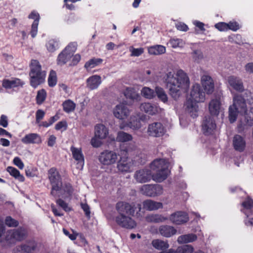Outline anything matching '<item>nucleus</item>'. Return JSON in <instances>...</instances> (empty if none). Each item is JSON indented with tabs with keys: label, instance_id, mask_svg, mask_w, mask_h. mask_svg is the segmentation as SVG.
Returning a JSON list of instances; mask_svg holds the SVG:
<instances>
[{
	"label": "nucleus",
	"instance_id": "obj_20",
	"mask_svg": "<svg viewBox=\"0 0 253 253\" xmlns=\"http://www.w3.org/2000/svg\"><path fill=\"white\" fill-rule=\"evenodd\" d=\"M222 110L221 98L216 96L212 98L209 103V111L212 116H217Z\"/></svg>",
	"mask_w": 253,
	"mask_h": 253
},
{
	"label": "nucleus",
	"instance_id": "obj_35",
	"mask_svg": "<svg viewBox=\"0 0 253 253\" xmlns=\"http://www.w3.org/2000/svg\"><path fill=\"white\" fill-rule=\"evenodd\" d=\"M151 244L155 249L161 251L166 250L169 247L168 241L161 239H154L152 241Z\"/></svg>",
	"mask_w": 253,
	"mask_h": 253
},
{
	"label": "nucleus",
	"instance_id": "obj_3",
	"mask_svg": "<svg viewBox=\"0 0 253 253\" xmlns=\"http://www.w3.org/2000/svg\"><path fill=\"white\" fill-rule=\"evenodd\" d=\"M118 215L115 217V222L121 227L133 229L136 226V223L132 218L135 212L134 206L124 202H119L116 205Z\"/></svg>",
	"mask_w": 253,
	"mask_h": 253
},
{
	"label": "nucleus",
	"instance_id": "obj_53",
	"mask_svg": "<svg viewBox=\"0 0 253 253\" xmlns=\"http://www.w3.org/2000/svg\"><path fill=\"white\" fill-rule=\"evenodd\" d=\"M5 223L9 227H16L18 225V222L10 216H7L5 218Z\"/></svg>",
	"mask_w": 253,
	"mask_h": 253
},
{
	"label": "nucleus",
	"instance_id": "obj_42",
	"mask_svg": "<svg viewBox=\"0 0 253 253\" xmlns=\"http://www.w3.org/2000/svg\"><path fill=\"white\" fill-rule=\"evenodd\" d=\"M141 93L144 97L147 99H152L156 96L155 91L148 87H143Z\"/></svg>",
	"mask_w": 253,
	"mask_h": 253
},
{
	"label": "nucleus",
	"instance_id": "obj_18",
	"mask_svg": "<svg viewBox=\"0 0 253 253\" xmlns=\"http://www.w3.org/2000/svg\"><path fill=\"white\" fill-rule=\"evenodd\" d=\"M199 232L197 233V235H196L193 233H189L187 234H184L179 236L177 238V241L179 244H187L189 243L193 242L197 240L198 236L200 237H204V235L201 231V230L199 227H197V229H196L194 230V232Z\"/></svg>",
	"mask_w": 253,
	"mask_h": 253
},
{
	"label": "nucleus",
	"instance_id": "obj_50",
	"mask_svg": "<svg viewBox=\"0 0 253 253\" xmlns=\"http://www.w3.org/2000/svg\"><path fill=\"white\" fill-rule=\"evenodd\" d=\"M26 175L28 177L37 176L38 169L35 167H28L25 169Z\"/></svg>",
	"mask_w": 253,
	"mask_h": 253
},
{
	"label": "nucleus",
	"instance_id": "obj_22",
	"mask_svg": "<svg viewBox=\"0 0 253 253\" xmlns=\"http://www.w3.org/2000/svg\"><path fill=\"white\" fill-rule=\"evenodd\" d=\"M140 109L145 113L152 116L160 113L161 111V108L157 104L149 102L141 103Z\"/></svg>",
	"mask_w": 253,
	"mask_h": 253
},
{
	"label": "nucleus",
	"instance_id": "obj_64",
	"mask_svg": "<svg viewBox=\"0 0 253 253\" xmlns=\"http://www.w3.org/2000/svg\"><path fill=\"white\" fill-rule=\"evenodd\" d=\"M56 139V138L54 135H50L48 139V142H47L48 146H49L50 147H52L55 143Z\"/></svg>",
	"mask_w": 253,
	"mask_h": 253
},
{
	"label": "nucleus",
	"instance_id": "obj_12",
	"mask_svg": "<svg viewBox=\"0 0 253 253\" xmlns=\"http://www.w3.org/2000/svg\"><path fill=\"white\" fill-rule=\"evenodd\" d=\"M118 154L111 150H105L99 156V162L103 165L111 166L115 164L118 160Z\"/></svg>",
	"mask_w": 253,
	"mask_h": 253
},
{
	"label": "nucleus",
	"instance_id": "obj_52",
	"mask_svg": "<svg viewBox=\"0 0 253 253\" xmlns=\"http://www.w3.org/2000/svg\"><path fill=\"white\" fill-rule=\"evenodd\" d=\"M131 56H139L144 52V49L142 47L135 48L131 46L129 48Z\"/></svg>",
	"mask_w": 253,
	"mask_h": 253
},
{
	"label": "nucleus",
	"instance_id": "obj_57",
	"mask_svg": "<svg viewBox=\"0 0 253 253\" xmlns=\"http://www.w3.org/2000/svg\"><path fill=\"white\" fill-rule=\"evenodd\" d=\"M215 27L220 31H228L227 23L225 22H219L215 25Z\"/></svg>",
	"mask_w": 253,
	"mask_h": 253
},
{
	"label": "nucleus",
	"instance_id": "obj_24",
	"mask_svg": "<svg viewBox=\"0 0 253 253\" xmlns=\"http://www.w3.org/2000/svg\"><path fill=\"white\" fill-rule=\"evenodd\" d=\"M201 84L206 93L208 94H211L214 89V85L213 80L209 75H204L201 77Z\"/></svg>",
	"mask_w": 253,
	"mask_h": 253
},
{
	"label": "nucleus",
	"instance_id": "obj_60",
	"mask_svg": "<svg viewBox=\"0 0 253 253\" xmlns=\"http://www.w3.org/2000/svg\"><path fill=\"white\" fill-rule=\"evenodd\" d=\"M45 115L44 112L42 110H38L36 112V122L39 123L40 121L43 119Z\"/></svg>",
	"mask_w": 253,
	"mask_h": 253
},
{
	"label": "nucleus",
	"instance_id": "obj_17",
	"mask_svg": "<svg viewBox=\"0 0 253 253\" xmlns=\"http://www.w3.org/2000/svg\"><path fill=\"white\" fill-rule=\"evenodd\" d=\"M133 177L137 182L143 183L148 182L153 179V175L149 169H144L136 170Z\"/></svg>",
	"mask_w": 253,
	"mask_h": 253
},
{
	"label": "nucleus",
	"instance_id": "obj_62",
	"mask_svg": "<svg viewBox=\"0 0 253 253\" xmlns=\"http://www.w3.org/2000/svg\"><path fill=\"white\" fill-rule=\"evenodd\" d=\"M177 30L182 31H187L188 29V26L184 23L179 22L176 24Z\"/></svg>",
	"mask_w": 253,
	"mask_h": 253
},
{
	"label": "nucleus",
	"instance_id": "obj_51",
	"mask_svg": "<svg viewBox=\"0 0 253 253\" xmlns=\"http://www.w3.org/2000/svg\"><path fill=\"white\" fill-rule=\"evenodd\" d=\"M124 94L126 98L131 99H134L138 96L134 90L131 88H127L124 92Z\"/></svg>",
	"mask_w": 253,
	"mask_h": 253
},
{
	"label": "nucleus",
	"instance_id": "obj_5",
	"mask_svg": "<svg viewBox=\"0 0 253 253\" xmlns=\"http://www.w3.org/2000/svg\"><path fill=\"white\" fill-rule=\"evenodd\" d=\"M205 100V93L202 91L200 85L199 84H194L185 103L186 111L193 118L197 117L199 111L197 103L203 102Z\"/></svg>",
	"mask_w": 253,
	"mask_h": 253
},
{
	"label": "nucleus",
	"instance_id": "obj_1",
	"mask_svg": "<svg viewBox=\"0 0 253 253\" xmlns=\"http://www.w3.org/2000/svg\"><path fill=\"white\" fill-rule=\"evenodd\" d=\"M246 102L250 104L253 103L252 93L246 90L243 95L234 94L233 97V104L230 105L228 109V118L231 123H234L239 113L243 115L244 122H241L238 125V131L242 132L245 129V126H251L253 125V109L249 111L247 110Z\"/></svg>",
	"mask_w": 253,
	"mask_h": 253
},
{
	"label": "nucleus",
	"instance_id": "obj_7",
	"mask_svg": "<svg viewBox=\"0 0 253 253\" xmlns=\"http://www.w3.org/2000/svg\"><path fill=\"white\" fill-rule=\"evenodd\" d=\"M45 76V72L42 71L39 61L36 60H32L30 72L31 85L34 88L37 87L44 81Z\"/></svg>",
	"mask_w": 253,
	"mask_h": 253
},
{
	"label": "nucleus",
	"instance_id": "obj_44",
	"mask_svg": "<svg viewBox=\"0 0 253 253\" xmlns=\"http://www.w3.org/2000/svg\"><path fill=\"white\" fill-rule=\"evenodd\" d=\"M155 93L162 101L164 103L167 102L168 96L163 88L158 86L156 87L155 88Z\"/></svg>",
	"mask_w": 253,
	"mask_h": 253
},
{
	"label": "nucleus",
	"instance_id": "obj_54",
	"mask_svg": "<svg viewBox=\"0 0 253 253\" xmlns=\"http://www.w3.org/2000/svg\"><path fill=\"white\" fill-rule=\"evenodd\" d=\"M56 203L66 211H69L71 210V208L68 206V204L62 199H58L56 201Z\"/></svg>",
	"mask_w": 253,
	"mask_h": 253
},
{
	"label": "nucleus",
	"instance_id": "obj_11",
	"mask_svg": "<svg viewBox=\"0 0 253 253\" xmlns=\"http://www.w3.org/2000/svg\"><path fill=\"white\" fill-rule=\"evenodd\" d=\"M140 192L143 195L154 197L162 195L163 188L159 184H145L140 187Z\"/></svg>",
	"mask_w": 253,
	"mask_h": 253
},
{
	"label": "nucleus",
	"instance_id": "obj_23",
	"mask_svg": "<svg viewBox=\"0 0 253 253\" xmlns=\"http://www.w3.org/2000/svg\"><path fill=\"white\" fill-rule=\"evenodd\" d=\"M216 127L213 119L211 117H206L202 125V130L204 134L209 135L212 133Z\"/></svg>",
	"mask_w": 253,
	"mask_h": 253
},
{
	"label": "nucleus",
	"instance_id": "obj_15",
	"mask_svg": "<svg viewBox=\"0 0 253 253\" xmlns=\"http://www.w3.org/2000/svg\"><path fill=\"white\" fill-rule=\"evenodd\" d=\"M112 112L116 118L123 121L129 116L131 110L128 108L126 104L120 103L114 107Z\"/></svg>",
	"mask_w": 253,
	"mask_h": 253
},
{
	"label": "nucleus",
	"instance_id": "obj_49",
	"mask_svg": "<svg viewBox=\"0 0 253 253\" xmlns=\"http://www.w3.org/2000/svg\"><path fill=\"white\" fill-rule=\"evenodd\" d=\"M193 59L195 62H199L203 58V54L202 52L198 49L193 50L191 53Z\"/></svg>",
	"mask_w": 253,
	"mask_h": 253
},
{
	"label": "nucleus",
	"instance_id": "obj_40",
	"mask_svg": "<svg viewBox=\"0 0 253 253\" xmlns=\"http://www.w3.org/2000/svg\"><path fill=\"white\" fill-rule=\"evenodd\" d=\"M103 60L101 58H92L86 62L84 68L89 70L102 63Z\"/></svg>",
	"mask_w": 253,
	"mask_h": 253
},
{
	"label": "nucleus",
	"instance_id": "obj_28",
	"mask_svg": "<svg viewBox=\"0 0 253 253\" xmlns=\"http://www.w3.org/2000/svg\"><path fill=\"white\" fill-rule=\"evenodd\" d=\"M233 146L236 151L243 152L246 146L245 138L238 134L235 135L233 139Z\"/></svg>",
	"mask_w": 253,
	"mask_h": 253
},
{
	"label": "nucleus",
	"instance_id": "obj_6",
	"mask_svg": "<svg viewBox=\"0 0 253 253\" xmlns=\"http://www.w3.org/2000/svg\"><path fill=\"white\" fill-rule=\"evenodd\" d=\"M169 163L165 159H156L151 163L150 168L155 171L153 174V179L158 182H161L166 179L169 173Z\"/></svg>",
	"mask_w": 253,
	"mask_h": 253
},
{
	"label": "nucleus",
	"instance_id": "obj_38",
	"mask_svg": "<svg viewBox=\"0 0 253 253\" xmlns=\"http://www.w3.org/2000/svg\"><path fill=\"white\" fill-rule=\"evenodd\" d=\"M7 171L11 176L19 181L23 182L24 181L25 178L24 176L21 174L19 171L16 169L12 167H8L7 168Z\"/></svg>",
	"mask_w": 253,
	"mask_h": 253
},
{
	"label": "nucleus",
	"instance_id": "obj_25",
	"mask_svg": "<svg viewBox=\"0 0 253 253\" xmlns=\"http://www.w3.org/2000/svg\"><path fill=\"white\" fill-rule=\"evenodd\" d=\"M28 18L29 19H34V21L32 24L31 30L30 31V34L32 38H35L38 33V28L40 19V16L39 13L36 11H33L29 15Z\"/></svg>",
	"mask_w": 253,
	"mask_h": 253
},
{
	"label": "nucleus",
	"instance_id": "obj_55",
	"mask_svg": "<svg viewBox=\"0 0 253 253\" xmlns=\"http://www.w3.org/2000/svg\"><path fill=\"white\" fill-rule=\"evenodd\" d=\"M228 30L236 31L240 28L239 24L236 21H230L227 23Z\"/></svg>",
	"mask_w": 253,
	"mask_h": 253
},
{
	"label": "nucleus",
	"instance_id": "obj_34",
	"mask_svg": "<svg viewBox=\"0 0 253 253\" xmlns=\"http://www.w3.org/2000/svg\"><path fill=\"white\" fill-rule=\"evenodd\" d=\"M145 219L149 222L161 223L165 222L168 218L162 214H149L145 217Z\"/></svg>",
	"mask_w": 253,
	"mask_h": 253
},
{
	"label": "nucleus",
	"instance_id": "obj_43",
	"mask_svg": "<svg viewBox=\"0 0 253 253\" xmlns=\"http://www.w3.org/2000/svg\"><path fill=\"white\" fill-rule=\"evenodd\" d=\"M63 110L66 113H70L75 110L76 104L71 100H67L63 103Z\"/></svg>",
	"mask_w": 253,
	"mask_h": 253
},
{
	"label": "nucleus",
	"instance_id": "obj_59",
	"mask_svg": "<svg viewBox=\"0 0 253 253\" xmlns=\"http://www.w3.org/2000/svg\"><path fill=\"white\" fill-rule=\"evenodd\" d=\"M13 162L14 164L20 169H22L24 168V163L19 157H15L13 159Z\"/></svg>",
	"mask_w": 253,
	"mask_h": 253
},
{
	"label": "nucleus",
	"instance_id": "obj_29",
	"mask_svg": "<svg viewBox=\"0 0 253 253\" xmlns=\"http://www.w3.org/2000/svg\"><path fill=\"white\" fill-rule=\"evenodd\" d=\"M143 207L144 209L149 211H156L163 207V204L161 202H156L151 199H147L142 203Z\"/></svg>",
	"mask_w": 253,
	"mask_h": 253
},
{
	"label": "nucleus",
	"instance_id": "obj_48",
	"mask_svg": "<svg viewBox=\"0 0 253 253\" xmlns=\"http://www.w3.org/2000/svg\"><path fill=\"white\" fill-rule=\"evenodd\" d=\"M46 97V93L45 90L41 89L38 91L36 97L37 103L38 104H42L45 100Z\"/></svg>",
	"mask_w": 253,
	"mask_h": 253
},
{
	"label": "nucleus",
	"instance_id": "obj_46",
	"mask_svg": "<svg viewBox=\"0 0 253 253\" xmlns=\"http://www.w3.org/2000/svg\"><path fill=\"white\" fill-rule=\"evenodd\" d=\"M176 253H192L194 248L190 245H186L177 248Z\"/></svg>",
	"mask_w": 253,
	"mask_h": 253
},
{
	"label": "nucleus",
	"instance_id": "obj_14",
	"mask_svg": "<svg viewBox=\"0 0 253 253\" xmlns=\"http://www.w3.org/2000/svg\"><path fill=\"white\" fill-rule=\"evenodd\" d=\"M166 129L160 122H154L148 126L147 133L148 136L154 137H161L165 134Z\"/></svg>",
	"mask_w": 253,
	"mask_h": 253
},
{
	"label": "nucleus",
	"instance_id": "obj_39",
	"mask_svg": "<svg viewBox=\"0 0 253 253\" xmlns=\"http://www.w3.org/2000/svg\"><path fill=\"white\" fill-rule=\"evenodd\" d=\"M26 253H30L37 248V243L34 241H30L20 245Z\"/></svg>",
	"mask_w": 253,
	"mask_h": 253
},
{
	"label": "nucleus",
	"instance_id": "obj_9",
	"mask_svg": "<svg viewBox=\"0 0 253 253\" xmlns=\"http://www.w3.org/2000/svg\"><path fill=\"white\" fill-rule=\"evenodd\" d=\"M134 167V161L131 158L126 156L120 157L117 166L118 171L123 174L132 172Z\"/></svg>",
	"mask_w": 253,
	"mask_h": 253
},
{
	"label": "nucleus",
	"instance_id": "obj_27",
	"mask_svg": "<svg viewBox=\"0 0 253 253\" xmlns=\"http://www.w3.org/2000/svg\"><path fill=\"white\" fill-rule=\"evenodd\" d=\"M102 83L101 78L98 75H93L87 79L86 87L90 90L97 89Z\"/></svg>",
	"mask_w": 253,
	"mask_h": 253
},
{
	"label": "nucleus",
	"instance_id": "obj_41",
	"mask_svg": "<svg viewBox=\"0 0 253 253\" xmlns=\"http://www.w3.org/2000/svg\"><path fill=\"white\" fill-rule=\"evenodd\" d=\"M132 136L131 134L123 131L118 132L116 139L118 141L125 142L131 140Z\"/></svg>",
	"mask_w": 253,
	"mask_h": 253
},
{
	"label": "nucleus",
	"instance_id": "obj_19",
	"mask_svg": "<svg viewBox=\"0 0 253 253\" xmlns=\"http://www.w3.org/2000/svg\"><path fill=\"white\" fill-rule=\"evenodd\" d=\"M227 82L229 85V88L230 90L233 89L238 92H242L244 90V87L243 83L241 79L239 77L231 76H229L227 79ZM232 94H236L234 93L232 90H231Z\"/></svg>",
	"mask_w": 253,
	"mask_h": 253
},
{
	"label": "nucleus",
	"instance_id": "obj_8",
	"mask_svg": "<svg viewBox=\"0 0 253 253\" xmlns=\"http://www.w3.org/2000/svg\"><path fill=\"white\" fill-rule=\"evenodd\" d=\"M26 231L22 228L10 229L6 232L5 241L8 244H14L16 242H20L26 238Z\"/></svg>",
	"mask_w": 253,
	"mask_h": 253
},
{
	"label": "nucleus",
	"instance_id": "obj_45",
	"mask_svg": "<svg viewBox=\"0 0 253 253\" xmlns=\"http://www.w3.org/2000/svg\"><path fill=\"white\" fill-rule=\"evenodd\" d=\"M170 45L174 48H181L185 45V42L180 39H171L169 41Z\"/></svg>",
	"mask_w": 253,
	"mask_h": 253
},
{
	"label": "nucleus",
	"instance_id": "obj_4",
	"mask_svg": "<svg viewBox=\"0 0 253 253\" xmlns=\"http://www.w3.org/2000/svg\"><path fill=\"white\" fill-rule=\"evenodd\" d=\"M48 177L52 185L51 194L55 197H62L64 198L71 196L73 188L70 184L62 185L61 178L57 169H50L48 171Z\"/></svg>",
	"mask_w": 253,
	"mask_h": 253
},
{
	"label": "nucleus",
	"instance_id": "obj_30",
	"mask_svg": "<svg viewBox=\"0 0 253 253\" xmlns=\"http://www.w3.org/2000/svg\"><path fill=\"white\" fill-rule=\"evenodd\" d=\"M24 144H40L42 139L40 135L37 133H31L26 134L21 139Z\"/></svg>",
	"mask_w": 253,
	"mask_h": 253
},
{
	"label": "nucleus",
	"instance_id": "obj_58",
	"mask_svg": "<svg viewBox=\"0 0 253 253\" xmlns=\"http://www.w3.org/2000/svg\"><path fill=\"white\" fill-rule=\"evenodd\" d=\"M67 127V123L65 121H61L58 122L55 126V128L58 130H66Z\"/></svg>",
	"mask_w": 253,
	"mask_h": 253
},
{
	"label": "nucleus",
	"instance_id": "obj_16",
	"mask_svg": "<svg viewBox=\"0 0 253 253\" xmlns=\"http://www.w3.org/2000/svg\"><path fill=\"white\" fill-rule=\"evenodd\" d=\"M242 205L243 208L241 211L246 215L247 218L245 221V224L247 226H253V213H249V211L253 207V201L248 197L242 203Z\"/></svg>",
	"mask_w": 253,
	"mask_h": 253
},
{
	"label": "nucleus",
	"instance_id": "obj_33",
	"mask_svg": "<svg viewBox=\"0 0 253 253\" xmlns=\"http://www.w3.org/2000/svg\"><path fill=\"white\" fill-rule=\"evenodd\" d=\"M23 84L24 82L19 79H5L2 81V86L6 89H11L20 86H21Z\"/></svg>",
	"mask_w": 253,
	"mask_h": 253
},
{
	"label": "nucleus",
	"instance_id": "obj_13",
	"mask_svg": "<svg viewBox=\"0 0 253 253\" xmlns=\"http://www.w3.org/2000/svg\"><path fill=\"white\" fill-rule=\"evenodd\" d=\"M141 118L138 115H132L127 122L122 121L119 124V127L121 129H125L128 127L133 130H137L142 127Z\"/></svg>",
	"mask_w": 253,
	"mask_h": 253
},
{
	"label": "nucleus",
	"instance_id": "obj_2",
	"mask_svg": "<svg viewBox=\"0 0 253 253\" xmlns=\"http://www.w3.org/2000/svg\"><path fill=\"white\" fill-rule=\"evenodd\" d=\"M164 80L169 89L170 95L174 99L179 98L181 94V90L186 89L190 84L188 77L182 70L168 71Z\"/></svg>",
	"mask_w": 253,
	"mask_h": 253
},
{
	"label": "nucleus",
	"instance_id": "obj_47",
	"mask_svg": "<svg viewBox=\"0 0 253 253\" xmlns=\"http://www.w3.org/2000/svg\"><path fill=\"white\" fill-rule=\"evenodd\" d=\"M48 84L49 86H54L57 84V77L55 71H51L48 78Z\"/></svg>",
	"mask_w": 253,
	"mask_h": 253
},
{
	"label": "nucleus",
	"instance_id": "obj_21",
	"mask_svg": "<svg viewBox=\"0 0 253 253\" xmlns=\"http://www.w3.org/2000/svg\"><path fill=\"white\" fill-rule=\"evenodd\" d=\"M170 221L175 225L184 224L189 220V216L187 213L178 211L172 213L169 217Z\"/></svg>",
	"mask_w": 253,
	"mask_h": 253
},
{
	"label": "nucleus",
	"instance_id": "obj_36",
	"mask_svg": "<svg viewBox=\"0 0 253 253\" xmlns=\"http://www.w3.org/2000/svg\"><path fill=\"white\" fill-rule=\"evenodd\" d=\"M166 49L165 46L162 45H156L150 46L148 48V51L151 55H160L166 52Z\"/></svg>",
	"mask_w": 253,
	"mask_h": 253
},
{
	"label": "nucleus",
	"instance_id": "obj_56",
	"mask_svg": "<svg viewBox=\"0 0 253 253\" xmlns=\"http://www.w3.org/2000/svg\"><path fill=\"white\" fill-rule=\"evenodd\" d=\"M102 140L103 139H99L97 137H95L94 135V136L91 139L90 143L93 147L97 148L102 145Z\"/></svg>",
	"mask_w": 253,
	"mask_h": 253
},
{
	"label": "nucleus",
	"instance_id": "obj_37",
	"mask_svg": "<svg viewBox=\"0 0 253 253\" xmlns=\"http://www.w3.org/2000/svg\"><path fill=\"white\" fill-rule=\"evenodd\" d=\"M47 50L50 52H53L59 47V42L57 39L49 40L45 44Z\"/></svg>",
	"mask_w": 253,
	"mask_h": 253
},
{
	"label": "nucleus",
	"instance_id": "obj_63",
	"mask_svg": "<svg viewBox=\"0 0 253 253\" xmlns=\"http://www.w3.org/2000/svg\"><path fill=\"white\" fill-rule=\"evenodd\" d=\"M0 125L4 127H6L8 126L7 117L4 115H2L0 119Z\"/></svg>",
	"mask_w": 253,
	"mask_h": 253
},
{
	"label": "nucleus",
	"instance_id": "obj_32",
	"mask_svg": "<svg viewBox=\"0 0 253 253\" xmlns=\"http://www.w3.org/2000/svg\"><path fill=\"white\" fill-rule=\"evenodd\" d=\"M109 134L108 129L102 124H97L94 127V135L99 139H105Z\"/></svg>",
	"mask_w": 253,
	"mask_h": 253
},
{
	"label": "nucleus",
	"instance_id": "obj_31",
	"mask_svg": "<svg viewBox=\"0 0 253 253\" xmlns=\"http://www.w3.org/2000/svg\"><path fill=\"white\" fill-rule=\"evenodd\" d=\"M176 229L173 226L167 225H161L159 227V232L162 236L169 238L176 233Z\"/></svg>",
	"mask_w": 253,
	"mask_h": 253
},
{
	"label": "nucleus",
	"instance_id": "obj_26",
	"mask_svg": "<svg viewBox=\"0 0 253 253\" xmlns=\"http://www.w3.org/2000/svg\"><path fill=\"white\" fill-rule=\"evenodd\" d=\"M73 158L78 162L77 164L81 169H83L84 165V157L81 148H76L72 146L70 148Z\"/></svg>",
	"mask_w": 253,
	"mask_h": 253
},
{
	"label": "nucleus",
	"instance_id": "obj_10",
	"mask_svg": "<svg viewBox=\"0 0 253 253\" xmlns=\"http://www.w3.org/2000/svg\"><path fill=\"white\" fill-rule=\"evenodd\" d=\"M77 49V44L75 43L69 44L65 49L60 52L57 59L58 65H63L66 64L72 57Z\"/></svg>",
	"mask_w": 253,
	"mask_h": 253
},
{
	"label": "nucleus",
	"instance_id": "obj_61",
	"mask_svg": "<svg viewBox=\"0 0 253 253\" xmlns=\"http://www.w3.org/2000/svg\"><path fill=\"white\" fill-rule=\"evenodd\" d=\"M246 72L249 74H253V62H249L245 66Z\"/></svg>",
	"mask_w": 253,
	"mask_h": 253
}]
</instances>
